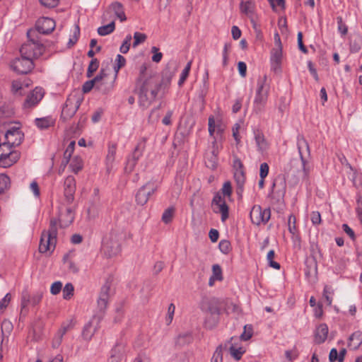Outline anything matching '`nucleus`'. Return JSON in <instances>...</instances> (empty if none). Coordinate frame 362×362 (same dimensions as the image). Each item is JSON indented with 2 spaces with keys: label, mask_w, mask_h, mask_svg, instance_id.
I'll list each match as a JSON object with an SVG mask.
<instances>
[{
  "label": "nucleus",
  "mask_w": 362,
  "mask_h": 362,
  "mask_svg": "<svg viewBox=\"0 0 362 362\" xmlns=\"http://www.w3.org/2000/svg\"><path fill=\"white\" fill-rule=\"evenodd\" d=\"M161 82L156 76H150L143 80L136 88L139 89V103L140 106L147 108L155 100L160 89Z\"/></svg>",
  "instance_id": "obj_1"
},
{
  "label": "nucleus",
  "mask_w": 362,
  "mask_h": 362,
  "mask_svg": "<svg viewBox=\"0 0 362 362\" xmlns=\"http://www.w3.org/2000/svg\"><path fill=\"white\" fill-rule=\"evenodd\" d=\"M28 41L23 43L20 49L21 55L34 59L40 57L45 51V47L33 29L27 32Z\"/></svg>",
  "instance_id": "obj_2"
},
{
  "label": "nucleus",
  "mask_w": 362,
  "mask_h": 362,
  "mask_svg": "<svg viewBox=\"0 0 362 362\" xmlns=\"http://www.w3.org/2000/svg\"><path fill=\"white\" fill-rule=\"evenodd\" d=\"M57 221L55 219H51L49 229L42 233L39 245L40 252L45 253L49 251H53L57 243Z\"/></svg>",
  "instance_id": "obj_3"
},
{
  "label": "nucleus",
  "mask_w": 362,
  "mask_h": 362,
  "mask_svg": "<svg viewBox=\"0 0 362 362\" xmlns=\"http://www.w3.org/2000/svg\"><path fill=\"white\" fill-rule=\"evenodd\" d=\"M270 84L268 82V78L266 74L259 76L257 79V90L254 100L255 108L261 110L267 104Z\"/></svg>",
  "instance_id": "obj_4"
},
{
  "label": "nucleus",
  "mask_w": 362,
  "mask_h": 362,
  "mask_svg": "<svg viewBox=\"0 0 362 362\" xmlns=\"http://www.w3.org/2000/svg\"><path fill=\"white\" fill-rule=\"evenodd\" d=\"M220 302L218 299H211L202 305V310L211 315V317H206L204 321V325L208 329L215 327L218 321V317L221 314Z\"/></svg>",
  "instance_id": "obj_5"
},
{
  "label": "nucleus",
  "mask_w": 362,
  "mask_h": 362,
  "mask_svg": "<svg viewBox=\"0 0 362 362\" xmlns=\"http://www.w3.org/2000/svg\"><path fill=\"white\" fill-rule=\"evenodd\" d=\"M81 103V99L76 95H70L63 106L60 119L66 122L74 116Z\"/></svg>",
  "instance_id": "obj_6"
},
{
  "label": "nucleus",
  "mask_w": 362,
  "mask_h": 362,
  "mask_svg": "<svg viewBox=\"0 0 362 362\" xmlns=\"http://www.w3.org/2000/svg\"><path fill=\"white\" fill-rule=\"evenodd\" d=\"M213 211L216 214H221V221L225 222L229 216V208L220 192L215 193L211 201Z\"/></svg>",
  "instance_id": "obj_7"
},
{
  "label": "nucleus",
  "mask_w": 362,
  "mask_h": 362,
  "mask_svg": "<svg viewBox=\"0 0 362 362\" xmlns=\"http://www.w3.org/2000/svg\"><path fill=\"white\" fill-rule=\"evenodd\" d=\"M34 66L33 59L22 55H21V57L15 59L11 64L13 71L19 74L30 73L34 69Z\"/></svg>",
  "instance_id": "obj_8"
},
{
  "label": "nucleus",
  "mask_w": 362,
  "mask_h": 362,
  "mask_svg": "<svg viewBox=\"0 0 362 362\" xmlns=\"http://www.w3.org/2000/svg\"><path fill=\"white\" fill-rule=\"evenodd\" d=\"M250 216L253 224H266L270 219L271 210L269 208L263 209L259 205H255L250 211Z\"/></svg>",
  "instance_id": "obj_9"
},
{
  "label": "nucleus",
  "mask_w": 362,
  "mask_h": 362,
  "mask_svg": "<svg viewBox=\"0 0 362 362\" xmlns=\"http://www.w3.org/2000/svg\"><path fill=\"white\" fill-rule=\"evenodd\" d=\"M297 146L302 162L303 177L304 178H307L310 172V167L308 165V162L304 156V151H306L308 156H310L309 145L306 139L303 136H300L298 137Z\"/></svg>",
  "instance_id": "obj_10"
},
{
  "label": "nucleus",
  "mask_w": 362,
  "mask_h": 362,
  "mask_svg": "<svg viewBox=\"0 0 362 362\" xmlns=\"http://www.w3.org/2000/svg\"><path fill=\"white\" fill-rule=\"evenodd\" d=\"M145 148L146 141L145 139H142L137 144L131 157H129L127 161V164L124 168L127 173H130L134 170L137 161L142 156Z\"/></svg>",
  "instance_id": "obj_11"
},
{
  "label": "nucleus",
  "mask_w": 362,
  "mask_h": 362,
  "mask_svg": "<svg viewBox=\"0 0 362 362\" xmlns=\"http://www.w3.org/2000/svg\"><path fill=\"white\" fill-rule=\"evenodd\" d=\"M157 190V185L148 182L142 186L136 194V201L138 204L144 206L146 204L151 194Z\"/></svg>",
  "instance_id": "obj_12"
},
{
  "label": "nucleus",
  "mask_w": 362,
  "mask_h": 362,
  "mask_svg": "<svg viewBox=\"0 0 362 362\" xmlns=\"http://www.w3.org/2000/svg\"><path fill=\"white\" fill-rule=\"evenodd\" d=\"M55 21L48 17H42L37 20L36 23V30L37 36L40 34L47 35L52 33L55 28Z\"/></svg>",
  "instance_id": "obj_13"
},
{
  "label": "nucleus",
  "mask_w": 362,
  "mask_h": 362,
  "mask_svg": "<svg viewBox=\"0 0 362 362\" xmlns=\"http://www.w3.org/2000/svg\"><path fill=\"white\" fill-rule=\"evenodd\" d=\"M240 339L238 337H232L225 344L229 346V352L230 356L236 361L241 359L243 355L245 353V349L243 346L239 344Z\"/></svg>",
  "instance_id": "obj_14"
},
{
  "label": "nucleus",
  "mask_w": 362,
  "mask_h": 362,
  "mask_svg": "<svg viewBox=\"0 0 362 362\" xmlns=\"http://www.w3.org/2000/svg\"><path fill=\"white\" fill-rule=\"evenodd\" d=\"M20 158L19 152L12 151L8 148V152L5 149L0 152V166L8 168L16 163Z\"/></svg>",
  "instance_id": "obj_15"
},
{
  "label": "nucleus",
  "mask_w": 362,
  "mask_h": 362,
  "mask_svg": "<svg viewBox=\"0 0 362 362\" xmlns=\"http://www.w3.org/2000/svg\"><path fill=\"white\" fill-rule=\"evenodd\" d=\"M44 90L42 88L36 87L26 97L23 103L24 108H31L42 99Z\"/></svg>",
  "instance_id": "obj_16"
},
{
  "label": "nucleus",
  "mask_w": 362,
  "mask_h": 362,
  "mask_svg": "<svg viewBox=\"0 0 362 362\" xmlns=\"http://www.w3.org/2000/svg\"><path fill=\"white\" fill-rule=\"evenodd\" d=\"M282 57V47H275L271 50V70L274 73H280L281 71Z\"/></svg>",
  "instance_id": "obj_17"
},
{
  "label": "nucleus",
  "mask_w": 362,
  "mask_h": 362,
  "mask_svg": "<svg viewBox=\"0 0 362 362\" xmlns=\"http://www.w3.org/2000/svg\"><path fill=\"white\" fill-rule=\"evenodd\" d=\"M104 253L108 257H112L119 253L121 248L119 243L113 238L106 239L103 244Z\"/></svg>",
  "instance_id": "obj_18"
},
{
  "label": "nucleus",
  "mask_w": 362,
  "mask_h": 362,
  "mask_svg": "<svg viewBox=\"0 0 362 362\" xmlns=\"http://www.w3.org/2000/svg\"><path fill=\"white\" fill-rule=\"evenodd\" d=\"M43 296V291H37L31 296L28 291H24L22 293L21 296V306L23 308L28 306V305L31 304L33 305H37L42 300Z\"/></svg>",
  "instance_id": "obj_19"
},
{
  "label": "nucleus",
  "mask_w": 362,
  "mask_h": 362,
  "mask_svg": "<svg viewBox=\"0 0 362 362\" xmlns=\"http://www.w3.org/2000/svg\"><path fill=\"white\" fill-rule=\"evenodd\" d=\"M100 319L94 317L90 322H88L83 327L82 332V337L86 341H90L95 333L100 327Z\"/></svg>",
  "instance_id": "obj_20"
},
{
  "label": "nucleus",
  "mask_w": 362,
  "mask_h": 362,
  "mask_svg": "<svg viewBox=\"0 0 362 362\" xmlns=\"http://www.w3.org/2000/svg\"><path fill=\"white\" fill-rule=\"evenodd\" d=\"M64 197L69 204L72 203L74 199L76 191V180L73 176H68L64 180Z\"/></svg>",
  "instance_id": "obj_21"
},
{
  "label": "nucleus",
  "mask_w": 362,
  "mask_h": 362,
  "mask_svg": "<svg viewBox=\"0 0 362 362\" xmlns=\"http://www.w3.org/2000/svg\"><path fill=\"white\" fill-rule=\"evenodd\" d=\"M110 284L106 282L101 288L98 299V308L100 312H104L107 308L110 298Z\"/></svg>",
  "instance_id": "obj_22"
},
{
  "label": "nucleus",
  "mask_w": 362,
  "mask_h": 362,
  "mask_svg": "<svg viewBox=\"0 0 362 362\" xmlns=\"http://www.w3.org/2000/svg\"><path fill=\"white\" fill-rule=\"evenodd\" d=\"M253 134L257 151L262 153L267 151L269 148V144L266 139L262 131L259 129H255L253 131Z\"/></svg>",
  "instance_id": "obj_23"
},
{
  "label": "nucleus",
  "mask_w": 362,
  "mask_h": 362,
  "mask_svg": "<svg viewBox=\"0 0 362 362\" xmlns=\"http://www.w3.org/2000/svg\"><path fill=\"white\" fill-rule=\"evenodd\" d=\"M74 220V212L71 207H67L64 212H61L59 221L61 227L66 228L69 226Z\"/></svg>",
  "instance_id": "obj_24"
},
{
  "label": "nucleus",
  "mask_w": 362,
  "mask_h": 362,
  "mask_svg": "<svg viewBox=\"0 0 362 362\" xmlns=\"http://www.w3.org/2000/svg\"><path fill=\"white\" fill-rule=\"evenodd\" d=\"M328 330V327L325 323L317 326L315 332V342L318 344L324 343L327 338Z\"/></svg>",
  "instance_id": "obj_25"
},
{
  "label": "nucleus",
  "mask_w": 362,
  "mask_h": 362,
  "mask_svg": "<svg viewBox=\"0 0 362 362\" xmlns=\"http://www.w3.org/2000/svg\"><path fill=\"white\" fill-rule=\"evenodd\" d=\"M108 11L114 13L116 17L119 19L121 22L125 21L127 20L123 5L121 3L118 1L112 3L108 8Z\"/></svg>",
  "instance_id": "obj_26"
},
{
  "label": "nucleus",
  "mask_w": 362,
  "mask_h": 362,
  "mask_svg": "<svg viewBox=\"0 0 362 362\" xmlns=\"http://www.w3.org/2000/svg\"><path fill=\"white\" fill-rule=\"evenodd\" d=\"M255 4L252 0L247 1H241L240 4V12L248 18L255 16Z\"/></svg>",
  "instance_id": "obj_27"
},
{
  "label": "nucleus",
  "mask_w": 362,
  "mask_h": 362,
  "mask_svg": "<svg viewBox=\"0 0 362 362\" xmlns=\"http://www.w3.org/2000/svg\"><path fill=\"white\" fill-rule=\"evenodd\" d=\"M362 344V332H354L349 339L348 346L350 349L356 350Z\"/></svg>",
  "instance_id": "obj_28"
},
{
  "label": "nucleus",
  "mask_w": 362,
  "mask_h": 362,
  "mask_svg": "<svg viewBox=\"0 0 362 362\" xmlns=\"http://www.w3.org/2000/svg\"><path fill=\"white\" fill-rule=\"evenodd\" d=\"M55 124V119H53L51 116L36 118L35 119V124L40 129H47L50 127H53Z\"/></svg>",
  "instance_id": "obj_29"
},
{
  "label": "nucleus",
  "mask_w": 362,
  "mask_h": 362,
  "mask_svg": "<svg viewBox=\"0 0 362 362\" xmlns=\"http://www.w3.org/2000/svg\"><path fill=\"white\" fill-rule=\"evenodd\" d=\"M105 76H106V74L104 70H100V73L93 79L87 81L83 83L82 86L83 92L84 93H89L93 88H95V83Z\"/></svg>",
  "instance_id": "obj_30"
},
{
  "label": "nucleus",
  "mask_w": 362,
  "mask_h": 362,
  "mask_svg": "<svg viewBox=\"0 0 362 362\" xmlns=\"http://www.w3.org/2000/svg\"><path fill=\"white\" fill-rule=\"evenodd\" d=\"M117 145L115 144H109L107 153L106 156V163L107 166L112 165L115 159Z\"/></svg>",
  "instance_id": "obj_31"
},
{
  "label": "nucleus",
  "mask_w": 362,
  "mask_h": 362,
  "mask_svg": "<svg viewBox=\"0 0 362 362\" xmlns=\"http://www.w3.org/2000/svg\"><path fill=\"white\" fill-rule=\"evenodd\" d=\"M227 349L226 344L218 345L211 359V362H223V351Z\"/></svg>",
  "instance_id": "obj_32"
},
{
  "label": "nucleus",
  "mask_w": 362,
  "mask_h": 362,
  "mask_svg": "<svg viewBox=\"0 0 362 362\" xmlns=\"http://www.w3.org/2000/svg\"><path fill=\"white\" fill-rule=\"evenodd\" d=\"M115 29V21H112L107 25L100 26L98 28V33L100 36H105L112 33Z\"/></svg>",
  "instance_id": "obj_33"
},
{
  "label": "nucleus",
  "mask_w": 362,
  "mask_h": 362,
  "mask_svg": "<svg viewBox=\"0 0 362 362\" xmlns=\"http://www.w3.org/2000/svg\"><path fill=\"white\" fill-rule=\"evenodd\" d=\"M235 180L238 186V192L243 190V186L245 182V176L243 171H238L234 175Z\"/></svg>",
  "instance_id": "obj_34"
},
{
  "label": "nucleus",
  "mask_w": 362,
  "mask_h": 362,
  "mask_svg": "<svg viewBox=\"0 0 362 362\" xmlns=\"http://www.w3.org/2000/svg\"><path fill=\"white\" fill-rule=\"evenodd\" d=\"M192 64V61L190 60L189 62H187L185 67L182 70V71L180 74L179 81H178V86L180 87H181L183 85V83L187 78L189 71H190V69H191Z\"/></svg>",
  "instance_id": "obj_35"
},
{
  "label": "nucleus",
  "mask_w": 362,
  "mask_h": 362,
  "mask_svg": "<svg viewBox=\"0 0 362 362\" xmlns=\"http://www.w3.org/2000/svg\"><path fill=\"white\" fill-rule=\"evenodd\" d=\"M125 351V344L122 342H117L112 349L110 354L122 358L123 354Z\"/></svg>",
  "instance_id": "obj_36"
},
{
  "label": "nucleus",
  "mask_w": 362,
  "mask_h": 362,
  "mask_svg": "<svg viewBox=\"0 0 362 362\" xmlns=\"http://www.w3.org/2000/svg\"><path fill=\"white\" fill-rule=\"evenodd\" d=\"M69 168L74 173H78L83 168V161L80 158H74L69 164Z\"/></svg>",
  "instance_id": "obj_37"
},
{
  "label": "nucleus",
  "mask_w": 362,
  "mask_h": 362,
  "mask_svg": "<svg viewBox=\"0 0 362 362\" xmlns=\"http://www.w3.org/2000/svg\"><path fill=\"white\" fill-rule=\"evenodd\" d=\"M175 213V208L173 206L168 207L165 209L162 215V221L165 223H169L172 221Z\"/></svg>",
  "instance_id": "obj_38"
},
{
  "label": "nucleus",
  "mask_w": 362,
  "mask_h": 362,
  "mask_svg": "<svg viewBox=\"0 0 362 362\" xmlns=\"http://www.w3.org/2000/svg\"><path fill=\"white\" fill-rule=\"evenodd\" d=\"M253 334V329L251 325H246L244 326L243 332L240 336V340L247 341Z\"/></svg>",
  "instance_id": "obj_39"
},
{
  "label": "nucleus",
  "mask_w": 362,
  "mask_h": 362,
  "mask_svg": "<svg viewBox=\"0 0 362 362\" xmlns=\"http://www.w3.org/2000/svg\"><path fill=\"white\" fill-rule=\"evenodd\" d=\"M98 67L99 61L96 58L92 59L87 69L86 76L88 78H90L93 73L98 69Z\"/></svg>",
  "instance_id": "obj_40"
},
{
  "label": "nucleus",
  "mask_w": 362,
  "mask_h": 362,
  "mask_svg": "<svg viewBox=\"0 0 362 362\" xmlns=\"http://www.w3.org/2000/svg\"><path fill=\"white\" fill-rule=\"evenodd\" d=\"M74 288L71 283L66 284L62 290L63 298L65 300H69L74 296Z\"/></svg>",
  "instance_id": "obj_41"
},
{
  "label": "nucleus",
  "mask_w": 362,
  "mask_h": 362,
  "mask_svg": "<svg viewBox=\"0 0 362 362\" xmlns=\"http://www.w3.org/2000/svg\"><path fill=\"white\" fill-rule=\"evenodd\" d=\"M28 83H24L23 82H22L20 80H15L12 82V91L13 93L15 94H19V95H21V90L23 87V86L28 87Z\"/></svg>",
  "instance_id": "obj_42"
},
{
  "label": "nucleus",
  "mask_w": 362,
  "mask_h": 362,
  "mask_svg": "<svg viewBox=\"0 0 362 362\" xmlns=\"http://www.w3.org/2000/svg\"><path fill=\"white\" fill-rule=\"evenodd\" d=\"M147 38V36L144 33H141L139 32H135L134 33V42L133 47H137L139 45L144 42Z\"/></svg>",
  "instance_id": "obj_43"
},
{
  "label": "nucleus",
  "mask_w": 362,
  "mask_h": 362,
  "mask_svg": "<svg viewBox=\"0 0 362 362\" xmlns=\"http://www.w3.org/2000/svg\"><path fill=\"white\" fill-rule=\"evenodd\" d=\"M10 186V178L5 174H0V193L8 189Z\"/></svg>",
  "instance_id": "obj_44"
},
{
  "label": "nucleus",
  "mask_w": 362,
  "mask_h": 362,
  "mask_svg": "<svg viewBox=\"0 0 362 362\" xmlns=\"http://www.w3.org/2000/svg\"><path fill=\"white\" fill-rule=\"evenodd\" d=\"M218 247L222 253L227 255L231 250V244L228 240H221L219 242Z\"/></svg>",
  "instance_id": "obj_45"
},
{
  "label": "nucleus",
  "mask_w": 362,
  "mask_h": 362,
  "mask_svg": "<svg viewBox=\"0 0 362 362\" xmlns=\"http://www.w3.org/2000/svg\"><path fill=\"white\" fill-rule=\"evenodd\" d=\"M274 255H275V253L273 250L269 251V252L267 253V259L269 262V265L271 267L276 269H279L281 267L280 264L278 263L277 262H275L273 260V259L274 258Z\"/></svg>",
  "instance_id": "obj_46"
},
{
  "label": "nucleus",
  "mask_w": 362,
  "mask_h": 362,
  "mask_svg": "<svg viewBox=\"0 0 362 362\" xmlns=\"http://www.w3.org/2000/svg\"><path fill=\"white\" fill-rule=\"evenodd\" d=\"M74 327V325L72 323V321L69 322L68 324L66 325H62L61 329H59V339H58V341H57V344L58 345L60 344L61 341H62V339L63 337V336L66 334V332L71 329L72 327Z\"/></svg>",
  "instance_id": "obj_47"
},
{
  "label": "nucleus",
  "mask_w": 362,
  "mask_h": 362,
  "mask_svg": "<svg viewBox=\"0 0 362 362\" xmlns=\"http://www.w3.org/2000/svg\"><path fill=\"white\" fill-rule=\"evenodd\" d=\"M132 35H127L123 42V43L122 44V45L120 46V48H119V51L123 53V54H126L128 52V51L129 50V47H130V42H131V40H132Z\"/></svg>",
  "instance_id": "obj_48"
},
{
  "label": "nucleus",
  "mask_w": 362,
  "mask_h": 362,
  "mask_svg": "<svg viewBox=\"0 0 362 362\" xmlns=\"http://www.w3.org/2000/svg\"><path fill=\"white\" fill-rule=\"evenodd\" d=\"M126 64L125 58L121 54H117L116 58V64L114 66V70L116 74L118 73L119 70L124 66Z\"/></svg>",
  "instance_id": "obj_49"
},
{
  "label": "nucleus",
  "mask_w": 362,
  "mask_h": 362,
  "mask_svg": "<svg viewBox=\"0 0 362 362\" xmlns=\"http://www.w3.org/2000/svg\"><path fill=\"white\" fill-rule=\"evenodd\" d=\"M337 20L339 32L341 33L342 36L346 35L348 33L347 25L343 22L342 18L341 16L337 17Z\"/></svg>",
  "instance_id": "obj_50"
},
{
  "label": "nucleus",
  "mask_w": 362,
  "mask_h": 362,
  "mask_svg": "<svg viewBox=\"0 0 362 362\" xmlns=\"http://www.w3.org/2000/svg\"><path fill=\"white\" fill-rule=\"evenodd\" d=\"M333 294V291L331 287L328 286H325L323 290V297L325 298L327 304L331 305L332 303V295Z\"/></svg>",
  "instance_id": "obj_51"
},
{
  "label": "nucleus",
  "mask_w": 362,
  "mask_h": 362,
  "mask_svg": "<svg viewBox=\"0 0 362 362\" xmlns=\"http://www.w3.org/2000/svg\"><path fill=\"white\" fill-rule=\"evenodd\" d=\"M212 276L217 281H221L223 279L222 269L218 264H214L212 267Z\"/></svg>",
  "instance_id": "obj_52"
},
{
  "label": "nucleus",
  "mask_w": 362,
  "mask_h": 362,
  "mask_svg": "<svg viewBox=\"0 0 362 362\" xmlns=\"http://www.w3.org/2000/svg\"><path fill=\"white\" fill-rule=\"evenodd\" d=\"M223 197H230L232 194V187L230 182H225L220 192Z\"/></svg>",
  "instance_id": "obj_53"
},
{
  "label": "nucleus",
  "mask_w": 362,
  "mask_h": 362,
  "mask_svg": "<svg viewBox=\"0 0 362 362\" xmlns=\"http://www.w3.org/2000/svg\"><path fill=\"white\" fill-rule=\"evenodd\" d=\"M296 216L293 214H291L288 216V226L289 232L293 235H294L296 232Z\"/></svg>",
  "instance_id": "obj_54"
},
{
  "label": "nucleus",
  "mask_w": 362,
  "mask_h": 362,
  "mask_svg": "<svg viewBox=\"0 0 362 362\" xmlns=\"http://www.w3.org/2000/svg\"><path fill=\"white\" fill-rule=\"evenodd\" d=\"M11 300V295L8 293L0 301V313H3Z\"/></svg>",
  "instance_id": "obj_55"
},
{
  "label": "nucleus",
  "mask_w": 362,
  "mask_h": 362,
  "mask_svg": "<svg viewBox=\"0 0 362 362\" xmlns=\"http://www.w3.org/2000/svg\"><path fill=\"white\" fill-rule=\"evenodd\" d=\"M175 310V306L173 303H170L168 308V315L165 319L166 324L170 325L173 319L174 313Z\"/></svg>",
  "instance_id": "obj_56"
},
{
  "label": "nucleus",
  "mask_w": 362,
  "mask_h": 362,
  "mask_svg": "<svg viewBox=\"0 0 362 362\" xmlns=\"http://www.w3.org/2000/svg\"><path fill=\"white\" fill-rule=\"evenodd\" d=\"M62 289V284L61 281L54 282L50 288V292L52 295H57Z\"/></svg>",
  "instance_id": "obj_57"
},
{
  "label": "nucleus",
  "mask_w": 362,
  "mask_h": 362,
  "mask_svg": "<svg viewBox=\"0 0 362 362\" xmlns=\"http://www.w3.org/2000/svg\"><path fill=\"white\" fill-rule=\"evenodd\" d=\"M310 219L313 225L317 226L321 223V215L319 211H313L310 215Z\"/></svg>",
  "instance_id": "obj_58"
},
{
  "label": "nucleus",
  "mask_w": 362,
  "mask_h": 362,
  "mask_svg": "<svg viewBox=\"0 0 362 362\" xmlns=\"http://www.w3.org/2000/svg\"><path fill=\"white\" fill-rule=\"evenodd\" d=\"M269 167L267 163H262L259 167V177L261 178H265L269 173Z\"/></svg>",
  "instance_id": "obj_59"
},
{
  "label": "nucleus",
  "mask_w": 362,
  "mask_h": 362,
  "mask_svg": "<svg viewBox=\"0 0 362 362\" xmlns=\"http://www.w3.org/2000/svg\"><path fill=\"white\" fill-rule=\"evenodd\" d=\"M158 48H157L156 47H153L151 48V52L154 53V54L152 57V61L156 63L160 62L163 57V54L161 52H158Z\"/></svg>",
  "instance_id": "obj_60"
},
{
  "label": "nucleus",
  "mask_w": 362,
  "mask_h": 362,
  "mask_svg": "<svg viewBox=\"0 0 362 362\" xmlns=\"http://www.w3.org/2000/svg\"><path fill=\"white\" fill-rule=\"evenodd\" d=\"M298 48L299 49L305 53V54H307L308 53V49L306 48V47L304 45L303 42V33L301 32H298Z\"/></svg>",
  "instance_id": "obj_61"
},
{
  "label": "nucleus",
  "mask_w": 362,
  "mask_h": 362,
  "mask_svg": "<svg viewBox=\"0 0 362 362\" xmlns=\"http://www.w3.org/2000/svg\"><path fill=\"white\" fill-rule=\"evenodd\" d=\"M74 146H75V141H71L69 146H67L66 149L64 151V158L67 160L69 159L71 156V154L73 153L74 151Z\"/></svg>",
  "instance_id": "obj_62"
},
{
  "label": "nucleus",
  "mask_w": 362,
  "mask_h": 362,
  "mask_svg": "<svg viewBox=\"0 0 362 362\" xmlns=\"http://www.w3.org/2000/svg\"><path fill=\"white\" fill-rule=\"evenodd\" d=\"M103 78H101L100 80H99L98 82H96L95 83V88L97 89L98 90H99L100 92L105 94L107 93L109 90L107 89L106 88H105L104 86V81H103Z\"/></svg>",
  "instance_id": "obj_63"
},
{
  "label": "nucleus",
  "mask_w": 362,
  "mask_h": 362,
  "mask_svg": "<svg viewBox=\"0 0 362 362\" xmlns=\"http://www.w3.org/2000/svg\"><path fill=\"white\" fill-rule=\"evenodd\" d=\"M285 356L289 361H293L297 358L298 354L296 350H287L285 351Z\"/></svg>",
  "instance_id": "obj_64"
}]
</instances>
